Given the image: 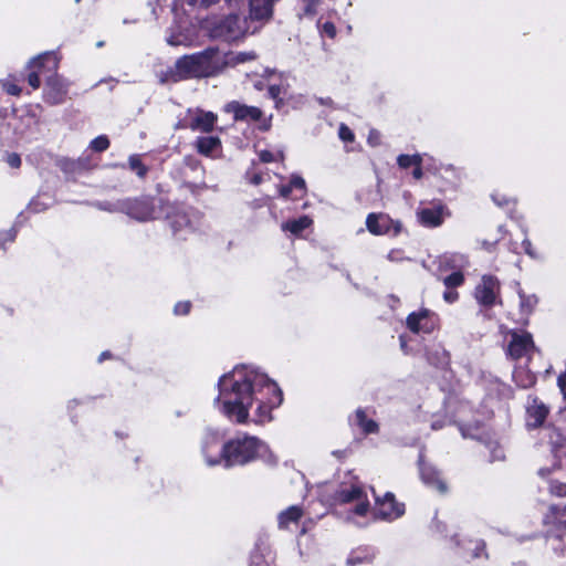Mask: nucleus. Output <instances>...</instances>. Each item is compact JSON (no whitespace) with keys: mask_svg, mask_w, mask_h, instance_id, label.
I'll list each match as a JSON object with an SVG mask.
<instances>
[{"mask_svg":"<svg viewBox=\"0 0 566 566\" xmlns=\"http://www.w3.org/2000/svg\"><path fill=\"white\" fill-rule=\"evenodd\" d=\"M106 357H108V353H107V352H104V353H102V354H101V356H99V359H98V360H99V361H103Z\"/></svg>","mask_w":566,"mask_h":566,"instance_id":"nucleus-57","label":"nucleus"},{"mask_svg":"<svg viewBox=\"0 0 566 566\" xmlns=\"http://www.w3.org/2000/svg\"><path fill=\"white\" fill-rule=\"evenodd\" d=\"M302 516V510L298 506H290L279 515L280 527H287L290 523H295Z\"/></svg>","mask_w":566,"mask_h":566,"instance_id":"nucleus-24","label":"nucleus"},{"mask_svg":"<svg viewBox=\"0 0 566 566\" xmlns=\"http://www.w3.org/2000/svg\"><path fill=\"white\" fill-rule=\"evenodd\" d=\"M440 268L444 270L461 271L469 266V259L461 253H447L439 260Z\"/></svg>","mask_w":566,"mask_h":566,"instance_id":"nucleus-19","label":"nucleus"},{"mask_svg":"<svg viewBox=\"0 0 566 566\" xmlns=\"http://www.w3.org/2000/svg\"><path fill=\"white\" fill-rule=\"evenodd\" d=\"M534 349L532 335L528 333H514L509 345V353L513 358L527 356Z\"/></svg>","mask_w":566,"mask_h":566,"instance_id":"nucleus-15","label":"nucleus"},{"mask_svg":"<svg viewBox=\"0 0 566 566\" xmlns=\"http://www.w3.org/2000/svg\"><path fill=\"white\" fill-rule=\"evenodd\" d=\"M356 422L365 433H375L378 430V424L374 420L367 419L361 409L356 411Z\"/></svg>","mask_w":566,"mask_h":566,"instance_id":"nucleus-26","label":"nucleus"},{"mask_svg":"<svg viewBox=\"0 0 566 566\" xmlns=\"http://www.w3.org/2000/svg\"><path fill=\"white\" fill-rule=\"evenodd\" d=\"M120 203V201L116 202V203H111V202H104V203H98L97 207L102 210H106V211H111V212H114V211H120L118 209V205Z\"/></svg>","mask_w":566,"mask_h":566,"instance_id":"nucleus-42","label":"nucleus"},{"mask_svg":"<svg viewBox=\"0 0 566 566\" xmlns=\"http://www.w3.org/2000/svg\"><path fill=\"white\" fill-rule=\"evenodd\" d=\"M412 175L416 179H420L422 177V170H421L420 166H416Z\"/></svg>","mask_w":566,"mask_h":566,"instance_id":"nucleus-52","label":"nucleus"},{"mask_svg":"<svg viewBox=\"0 0 566 566\" xmlns=\"http://www.w3.org/2000/svg\"><path fill=\"white\" fill-rule=\"evenodd\" d=\"M420 476L422 482L427 486L437 490L440 494H446L448 492V485L446 481L442 479L440 472L433 465L427 464L421 461Z\"/></svg>","mask_w":566,"mask_h":566,"instance_id":"nucleus-14","label":"nucleus"},{"mask_svg":"<svg viewBox=\"0 0 566 566\" xmlns=\"http://www.w3.org/2000/svg\"><path fill=\"white\" fill-rule=\"evenodd\" d=\"M261 181H262V177L261 176H259V175L253 176L252 182L254 185H259Z\"/></svg>","mask_w":566,"mask_h":566,"instance_id":"nucleus-54","label":"nucleus"},{"mask_svg":"<svg viewBox=\"0 0 566 566\" xmlns=\"http://www.w3.org/2000/svg\"><path fill=\"white\" fill-rule=\"evenodd\" d=\"M90 146L95 151H104L109 147V140L105 135H101L94 138Z\"/></svg>","mask_w":566,"mask_h":566,"instance_id":"nucleus-33","label":"nucleus"},{"mask_svg":"<svg viewBox=\"0 0 566 566\" xmlns=\"http://www.w3.org/2000/svg\"><path fill=\"white\" fill-rule=\"evenodd\" d=\"M290 185L293 189H298L302 191H305L306 189L305 180L298 175H292Z\"/></svg>","mask_w":566,"mask_h":566,"instance_id":"nucleus-35","label":"nucleus"},{"mask_svg":"<svg viewBox=\"0 0 566 566\" xmlns=\"http://www.w3.org/2000/svg\"><path fill=\"white\" fill-rule=\"evenodd\" d=\"M223 444L222 438L217 431H206L201 442V451L208 465L213 467L223 463Z\"/></svg>","mask_w":566,"mask_h":566,"instance_id":"nucleus-7","label":"nucleus"},{"mask_svg":"<svg viewBox=\"0 0 566 566\" xmlns=\"http://www.w3.org/2000/svg\"><path fill=\"white\" fill-rule=\"evenodd\" d=\"M186 3L192 8L197 9H209L216 6L220 0H185ZM230 3V6L239 7L244 2V0H226Z\"/></svg>","mask_w":566,"mask_h":566,"instance_id":"nucleus-27","label":"nucleus"},{"mask_svg":"<svg viewBox=\"0 0 566 566\" xmlns=\"http://www.w3.org/2000/svg\"><path fill=\"white\" fill-rule=\"evenodd\" d=\"M216 406L230 420L245 423L255 405L252 421L262 424L272 420V410L283 400L279 386L265 374L249 366H238L218 382Z\"/></svg>","mask_w":566,"mask_h":566,"instance_id":"nucleus-1","label":"nucleus"},{"mask_svg":"<svg viewBox=\"0 0 566 566\" xmlns=\"http://www.w3.org/2000/svg\"><path fill=\"white\" fill-rule=\"evenodd\" d=\"M443 206L439 205L433 208H422L417 211L419 222L429 228L439 227L443 222Z\"/></svg>","mask_w":566,"mask_h":566,"instance_id":"nucleus-17","label":"nucleus"},{"mask_svg":"<svg viewBox=\"0 0 566 566\" xmlns=\"http://www.w3.org/2000/svg\"><path fill=\"white\" fill-rule=\"evenodd\" d=\"M538 473H539V475L545 476L546 474H548V470L547 469H541L538 471Z\"/></svg>","mask_w":566,"mask_h":566,"instance_id":"nucleus-58","label":"nucleus"},{"mask_svg":"<svg viewBox=\"0 0 566 566\" xmlns=\"http://www.w3.org/2000/svg\"><path fill=\"white\" fill-rule=\"evenodd\" d=\"M60 59L54 52H45L34 57L30 63L29 67L32 70L28 75V83L33 90L40 87V75L43 74L44 70L55 73L59 67Z\"/></svg>","mask_w":566,"mask_h":566,"instance_id":"nucleus-6","label":"nucleus"},{"mask_svg":"<svg viewBox=\"0 0 566 566\" xmlns=\"http://www.w3.org/2000/svg\"><path fill=\"white\" fill-rule=\"evenodd\" d=\"M336 500L342 504H353V513L358 516H365L369 510L367 493L357 484L342 488Z\"/></svg>","mask_w":566,"mask_h":566,"instance_id":"nucleus-5","label":"nucleus"},{"mask_svg":"<svg viewBox=\"0 0 566 566\" xmlns=\"http://www.w3.org/2000/svg\"><path fill=\"white\" fill-rule=\"evenodd\" d=\"M549 413L548 407L538 398H530L526 406V427L528 429H536L544 424Z\"/></svg>","mask_w":566,"mask_h":566,"instance_id":"nucleus-13","label":"nucleus"},{"mask_svg":"<svg viewBox=\"0 0 566 566\" xmlns=\"http://www.w3.org/2000/svg\"><path fill=\"white\" fill-rule=\"evenodd\" d=\"M280 87L279 86H275V85H272L269 87V95L272 97V98H277V96L280 95Z\"/></svg>","mask_w":566,"mask_h":566,"instance_id":"nucleus-49","label":"nucleus"},{"mask_svg":"<svg viewBox=\"0 0 566 566\" xmlns=\"http://www.w3.org/2000/svg\"><path fill=\"white\" fill-rule=\"evenodd\" d=\"M549 492L557 496L566 495V483H562L559 481H551L549 482Z\"/></svg>","mask_w":566,"mask_h":566,"instance_id":"nucleus-34","label":"nucleus"},{"mask_svg":"<svg viewBox=\"0 0 566 566\" xmlns=\"http://www.w3.org/2000/svg\"><path fill=\"white\" fill-rule=\"evenodd\" d=\"M532 382H533V379L531 378V379H530V381H528V384H523V387H527V386H528L530 384H532Z\"/></svg>","mask_w":566,"mask_h":566,"instance_id":"nucleus-60","label":"nucleus"},{"mask_svg":"<svg viewBox=\"0 0 566 566\" xmlns=\"http://www.w3.org/2000/svg\"><path fill=\"white\" fill-rule=\"evenodd\" d=\"M388 260L391 262H400L403 260H407V258L403 255V252L401 250H391L388 255Z\"/></svg>","mask_w":566,"mask_h":566,"instance_id":"nucleus-40","label":"nucleus"},{"mask_svg":"<svg viewBox=\"0 0 566 566\" xmlns=\"http://www.w3.org/2000/svg\"><path fill=\"white\" fill-rule=\"evenodd\" d=\"M338 135H339V138L344 142H353L354 140L353 132L344 124H342L339 126Z\"/></svg>","mask_w":566,"mask_h":566,"instance_id":"nucleus-36","label":"nucleus"},{"mask_svg":"<svg viewBox=\"0 0 566 566\" xmlns=\"http://www.w3.org/2000/svg\"><path fill=\"white\" fill-rule=\"evenodd\" d=\"M273 13V0H250V20L268 21Z\"/></svg>","mask_w":566,"mask_h":566,"instance_id":"nucleus-18","label":"nucleus"},{"mask_svg":"<svg viewBox=\"0 0 566 566\" xmlns=\"http://www.w3.org/2000/svg\"><path fill=\"white\" fill-rule=\"evenodd\" d=\"M229 60L216 48L179 57L172 67L160 75V83H177L190 78L216 76L228 65Z\"/></svg>","mask_w":566,"mask_h":566,"instance_id":"nucleus-2","label":"nucleus"},{"mask_svg":"<svg viewBox=\"0 0 566 566\" xmlns=\"http://www.w3.org/2000/svg\"><path fill=\"white\" fill-rule=\"evenodd\" d=\"M501 284L493 275H483L481 282L475 287V298L484 306H493L500 303Z\"/></svg>","mask_w":566,"mask_h":566,"instance_id":"nucleus-8","label":"nucleus"},{"mask_svg":"<svg viewBox=\"0 0 566 566\" xmlns=\"http://www.w3.org/2000/svg\"><path fill=\"white\" fill-rule=\"evenodd\" d=\"M118 209L120 210V212H125L126 214L138 221H147L155 218L154 208L150 201L147 199L123 200L118 205Z\"/></svg>","mask_w":566,"mask_h":566,"instance_id":"nucleus-10","label":"nucleus"},{"mask_svg":"<svg viewBox=\"0 0 566 566\" xmlns=\"http://www.w3.org/2000/svg\"><path fill=\"white\" fill-rule=\"evenodd\" d=\"M483 248L486 249V250H491L492 247L494 245V243H491V242H488V241H483Z\"/></svg>","mask_w":566,"mask_h":566,"instance_id":"nucleus-55","label":"nucleus"},{"mask_svg":"<svg viewBox=\"0 0 566 566\" xmlns=\"http://www.w3.org/2000/svg\"><path fill=\"white\" fill-rule=\"evenodd\" d=\"M503 458H504V455H503L502 450H497V452H496V454H495V459L501 460V459H503Z\"/></svg>","mask_w":566,"mask_h":566,"instance_id":"nucleus-56","label":"nucleus"},{"mask_svg":"<svg viewBox=\"0 0 566 566\" xmlns=\"http://www.w3.org/2000/svg\"><path fill=\"white\" fill-rule=\"evenodd\" d=\"M259 158L262 163H273V161H281L284 159V153L283 150H260L259 151Z\"/></svg>","mask_w":566,"mask_h":566,"instance_id":"nucleus-29","label":"nucleus"},{"mask_svg":"<svg viewBox=\"0 0 566 566\" xmlns=\"http://www.w3.org/2000/svg\"><path fill=\"white\" fill-rule=\"evenodd\" d=\"M129 167L134 170L138 177L143 178L147 174V167L143 165L138 155H133L128 159Z\"/></svg>","mask_w":566,"mask_h":566,"instance_id":"nucleus-30","label":"nucleus"},{"mask_svg":"<svg viewBox=\"0 0 566 566\" xmlns=\"http://www.w3.org/2000/svg\"><path fill=\"white\" fill-rule=\"evenodd\" d=\"M366 227L370 233L376 235H397L401 231V223L385 213H369L366 219Z\"/></svg>","mask_w":566,"mask_h":566,"instance_id":"nucleus-9","label":"nucleus"},{"mask_svg":"<svg viewBox=\"0 0 566 566\" xmlns=\"http://www.w3.org/2000/svg\"><path fill=\"white\" fill-rule=\"evenodd\" d=\"M405 513L403 504L397 503L392 493L382 499L376 497V516L382 520H396Z\"/></svg>","mask_w":566,"mask_h":566,"instance_id":"nucleus-12","label":"nucleus"},{"mask_svg":"<svg viewBox=\"0 0 566 566\" xmlns=\"http://www.w3.org/2000/svg\"><path fill=\"white\" fill-rule=\"evenodd\" d=\"M439 428H441V426L439 423H437V422L432 423V429L437 430Z\"/></svg>","mask_w":566,"mask_h":566,"instance_id":"nucleus-59","label":"nucleus"},{"mask_svg":"<svg viewBox=\"0 0 566 566\" xmlns=\"http://www.w3.org/2000/svg\"><path fill=\"white\" fill-rule=\"evenodd\" d=\"M223 464L226 468L243 465L268 452V447L252 436H237L223 444Z\"/></svg>","mask_w":566,"mask_h":566,"instance_id":"nucleus-3","label":"nucleus"},{"mask_svg":"<svg viewBox=\"0 0 566 566\" xmlns=\"http://www.w3.org/2000/svg\"><path fill=\"white\" fill-rule=\"evenodd\" d=\"M365 560H367V556L366 555L363 556V555L354 552L348 557L347 564L350 565V566H355L357 564L364 563Z\"/></svg>","mask_w":566,"mask_h":566,"instance_id":"nucleus-39","label":"nucleus"},{"mask_svg":"<svg viewBox=\"0 0 566 566\" xmlns=\"http://www.w3.org/2000/svg\"><path fill=\"white\" fill-rule=\"evenodd\" d=\"M292 187L291 185H285V186H281L280 187V195L283 197V198H287L292 191Z\"/></svg>","mask_w":566,"mask_h":566,"instance_id":"nucleus-48","label":"nucleus"},{"mask_svg":"<svg viewBox=\"0 0 566 566\" xmlns=\"http://www.w3.org/2000/svg\"><path fill=\"white\" fill-rule=\"evenodd\" d=\"M7 163L12 168H19L21 166V158L18 154L12 153L7 156Z\"/></svg>","mask_w":566,"mask_h":566,"instance_id":"nucleus-41","label":"nucleus"},{"mask_svg":"<svg viewBox=\"0 0 566 566\" xmlns=\"http://www.w3.org/2000/svg\"><path fill=\"white\" fill-rule=\"evenodd\" d=\"M184 224H188L186 216L178 217V219L172 222L174 231H178Z\"/></svg>","mask_w":566,"mask_h":566,"instance_id":"nucleus-45","label":"nucleus"},{"mask_svg":"<svg viewBox=\"0 0 566 566\" xmlns=\"http://www.w3.org/2000/svg\"><path fill=\"white\" fill-rule=\"evenodd\" d=\"M197 149L200 154L209 156L220 148V139L214 136L199 137L196 142Z\"/></svg>","mask_w":566,"mask_h":566,"instance_id":"nucleus-23","label":"nucleus"},{"mask_svg":"<svg viewBox=\"0 0 566 566\" xmlns=\"http://www.w3.org/2000/svg\"><path fill=\"white\" fill-rule=\"evenodd\" d=\"M312 224V219L308 216H302L298 219L289 220L282 223L283 231H289L294 235L300 234L303 230Z\"/></svg>","mask_w":566,"mask_h":566,"instance_id":"nucleus-22","label":"nucleus"},{"mask_svg":"<svg viewBox=\"0 0 566 566\" xmlns=\"http://www.w3.org/2000/svg\"><path fill=\"white\" fill-rule=\"evenodd\" d=\"M458 292L455 291H447L444 292L443 294V298L448 302V303H453L458 300Z\"/></svg>","mask_w":566,"mask_h":566,"instance_id":"nucleus-46","label":"nucleus"},{"mask_svg":"<svg viewBox=\"0 0 566 566\" xmlns=\"http://www.w3.org/2000/svg\"><path fill=\"white\" fill-rule=\"evenodd\" d=\"M227 113H232L235 120H259L262 117L260 108L231 102L224 106Z\"/></svg>","mask_w":566,"mask_h":566,"instance_id":"nucleus-16","label":"nucleus"},{"mask_svg":"<svg viewBox=\"0 0 566 566\" xmlns=\"http://www.w3.org/2000/svg\"><path fill=\"white\" fill-rule=\"evenodd\" d=\"M377 138H378V134L377 132H370L369 136H368V143L371 144L373 146L377 145Z\"/></svg>","mask_w":566,"mask_h":566,"instance_id":"nucleus-50","label":"nucleus"},{"mask_svg":"<svg viewBox=\"0 0 566 566\" xmlns=\"http://www.w3.org/2000/svg\"><path fill=\"white\" fill-rule=\"evenodd\" d=\"M522 247H523L524 251H525L527 254L532 255V252H531V242H530L528 240H526V239H525V240L523 241V243H522Z\"/></svg>","mask_w":566,"mask_h":566,"instance_id":"nucleus-51","label":"nucleus"},{"mask_svg":"<svg viewBox=\"0 0 566 566\" xmlns=\"http://www.w3.org/2000/svg\"><path fill=\"white\" fill-rule=\"evenodd\" d=\"M217 120V115L211 112H199L190 123L192 130H201L208 133L212 130Z\"/></svg>","mask_w":566,"mask_h":566,"instance_id":"nucleus-21","label":"nucleus"},{"mask_svg":"<svg viewBox=\"0 0 566 566\" xmlns=\"http://www.w3.org/2000/svg\"><path fill=\"white\" fill-rule=\"evenodd\" d=\"M193 36L187 32H171L167 38V43L172 46H191L193 44Z\"/></svg>","mask_w":566,"mask_h":566,"instance_id":"nucleus-25","label":"nucleus"},{"mask_svg":"<svg viewBox=\"0 0 566 566\" xmlns=\"http://www.w3.org/2000/svg\"><path fill=\"white\" fill-rule=\"evenodd\" d=\"M6 92L10 95H14V96H18L20 93H21V88L15 85V84H12V83H6L3 85Z\"/></svg>","mask_w":566,"mask_h":566,"instance_id":"nucleus-43","label":"nucleus"},{"mask_svg":"<svg viewBox=\"0 0 566 566\" xmlns=\"http://www.w3.org/2000/svg\"><path fill=\"white\" fill-rule=\"evenodd\" d=\"M520 296V307L521 313L523 315H528L534 310L537 304V298L535 295H526L522 290L518 291Z\"/></svg>","mask_w":566,"mask_h":566,"instance_id":"nucleus-28","label":"nucleus"},{"mask_svg":"<svg viewBox=\"0 0 566 566\" xmlns=\"http://www.w3.org/2000/svg\"><path fill=\"white\" fill-rule=\"evenodd\" d=\"M483 549H484V544L482 542H476L475 546H474V549H473V553H472V556L473 557H480L481 556V552H483Z\"/></svg>","mask_w":566,"mask_h":566,"instance_id":"nucleus-47","label":"nucleus"},{"mask_svg":"<svg viewBox=\"0 0 566 566\" xmlns=\"http://www.w3.org/2000/svg\"><path fill=\"white\" fill-rule=\"evenodd\" d=\"M421 161H422V158L420 155H413V156H409V155H400L398 157V165L401 167V168H408L410 167L411 165H415V166H420L421 165Z\"/></svg>","mask_w":566,"mask_h":566,"instance_id":"nucleus-31","label":"nucleus"},{"mask_svg":"<svg viewBox=\"0 0 566 566\" xmlns=\"http://www.w3.org/2000/svg\"><path fill=\"white\" fill-rule=\"evenodd\" d=\"M254 59H255V54L252 52H250V53L240 52V53L235 54V56H233L231 61L233 63H243V62L254 60Z\"/></svg>","mask_w":566,"mask_h":566,"instance_id":"nucleus-37","label":"nucleus"},{"mask_svg":"<svg viewBox=\"0 0 566 566\" xmlns=\"http://www.w3.org/2000/svg\"><path fill=\"white\" fill-rule=\"evenodd\" d=\"M191 307L190 302H179L175 305L174 312L176 315H186Z\"/></svg>","mask_w":566,"mask_h":566,"instance_id":"nucleus-38","label":"nucleus"},{"mask_svg":"<svg viewBox=\"0 0 566 566\" xmlns=\"http://www.w3.org/2000/svg\"><path fill=\"white\" fill-rule=\"evenodd\" d=\"M313 6H314V0H310V3L306 7V13H313L314 12Z\"/></svg>","mask_w":566,"mask_h":566,"instance_id":"nucleus-53","label":"nucleus"},{"mask_svg":"<svg viewBox=\"0 0 566 566\" xmlns=\"http://www.w3.org/2000/svg\"><path fill=\"white\" fill-rule=\"evenodd\" d=\"M69 84L56 73L48 76L45 82L44 99L52 104H61L65 101Z\"/></svg>","mask_w":566,"mask_h":566,"instance_id":"nucleus-11","label":"nucleus"},{"mask_svg":"<svg viewBox=\"0 0 566 566\" xmlns=\"http://www.w3.org/2000/svg\"><path fill=\"white\" fill-rule=\"evenodd\" d=\"M407 326L413 333H429L432 326L429 325L428 322V311L424 310L419 313H411L407 317Z\"/></svg>","mask_w":566,"mask_h":566,"instance_id":"nucleus-20","label":"nucleus"},{"mask_svg":"<svg viewBox=\"0 0 566 566\" xmlns=\"http://www.w3.org/2000/svg\"><path fill=\"white\" fill-rule=\"evenodd\" d=\"M323 31H324V33H326L331 38H334L335 34H336L335 25L333 23H331V22H325L323 24Z\"/></svg>","mask_w":566,"mask_h":566,"instance_id":"nucleus-44","label":"nucleus"},{"mask_svg":"<svg viewBox=\"0 0 566 566\" xmlns=\"http://www.w3.org/2000/svg\"><path fill=\"white\" fill-rule=\"evenodd\" d=\"M464 276L461 271H454L450 275L446 276L443 283L447 287H457L462 285Z\"/></svg>","mask_w":566,"mask_h":566,"instance_id":"nucleus-32","label":"nucleus"},{"mask_svg":"<svg viewBox=\"0 0 566 566\" xmlns=\"http://www.w3.org/2000/svg\"><path fill=\"white\" fill-rule=\"evenodd\" d=\"M256 27H251L248 18L229 14L209 27V34L213 39L232 42L242 39L248 33H254Z\"/></svg>","mask_w":566,"mask_h":566,"instance_id":"nucleus-4","label":"nucleus"}]
</instances>
